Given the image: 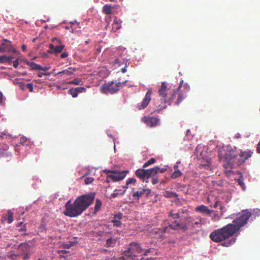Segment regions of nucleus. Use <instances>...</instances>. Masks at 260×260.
Segmentation results:
<instances>
[{
	"mask_svg": "<svg viewBox=\"0 0 260 260\" xmlns=\"http://www.w3.org/2000/svg\"><path fill=\"white\" fill-rule=\"evenodd\" d=\"M26 63L30 67L31 70H40V69H41V66L35 63V62L27 61Z\"/></svg>",
	"mask_w": 260,
	"mask_h": 260,
	"instance_id": "nucleus-19",
	"label": "nucleus"
},
{
	"mask_svg": "<svg viewBox=\"0 0 260 260\" xmlns=\"http://www.w3.org/2000/svg\"><path fill=\"white\" fill-rule=\"evenodd\" d=\"M25 230H26V226L25 225H23L22 226H21L20 229L19 230V231L20 232H24V231H25Z\"/></svg>",
	"mask_w": 260,
	"mask_h": 260,
	"instance_id": "nucleus-53",
	"label": "nucleus"
},
{
	"mask_svg": "<svg viewBox=\"0 0 260 260\" xmlns=\"http://www.w3.org/2000/svg\"><path fill=\"white\" fill-rule=\"evenodd\" d=\"M186 97L185 94L180 93L178 94L177 101L175 102L176 105H178L180 102Z\"/></svg>",
	"mask_w": 260,
	"mask_h": 260,
	"instance_id": "nucleus-27",
	"label": "nucleus"
},
{
	"mask_svg": "<svg viewBox=\"0 0 260 260\" xmlns=\"http://www.w3.org/2000/svg\"><path fill=\"white\" fill-rule=\"evenodd\" d=\"M156 162V159L154 158H151L147 161L145 162L143 166V168H145L148 167L149 165L153 164Z\"/></svg>",
	"mask_w": 260,
	"mask_h": 260,
	"instance_id": "nucleus-25",
	"label": "nucleus"
},
{
	"mask_svg": "<svg viewBox=\"0 0 260 260\" xmlns=\"http://www.w3.org/2000/svg\"><path fill=\"white\" fill-rule=\"evenodd\" d=\"M159 168L155 167L150 169H147L148 180L150 177H156V174L159 172Z\"/></svg>",
	"mask_w": 260,
	"mask_h": 260,
	"instance_id": "nucleus-16",
	"label": "nucleus"
},
{
	"mask_svg": "<svg viewBox=\"0 0 260 260\" xmlns=\"http://www.w3.org/2000/svg\"><path fill=\"white\" fill-rule=\"evenodd\" d=\"M71 247V245H69L68 244H66L63 245V247L66 248H69Z\"/></svg>",
	"mask_w": 260,
	"mask_h": 260,
	"instance_id": "nucleus-63",
	"label": "nucleus"
},
{
	"mask_svg": "<svg viewBox=\"0 0 260 260\" xmlns=\"http://www.w3.org/2000/svg\"><path fill=\"white\" fill-rule=\"evenodd\" d=\"M58 252L59 254V255L60 257H65L66 256L64 255V254L67 253L68 252V251L65 250H58Z\"/></svg>",
	"mask_w": 260,
	"mask_h": 260,
	"instance_id": "nucleus-41",
	"label": "nucleus"
},
{
	"mask_svg": "<svg viewBox=\"0 0 260 260\" xmlns=\"http://www.w3.org/2000/svg\"><path fill=\"white\" fill-rule=\"evenodd\" d=\"M169 89L167 87V83L166 82H162L161 84L160 88L158 89V93L159 96L160 98L161 105L158 106L157 111H160L165 109L167 107V105H169L174 99V95L169 100H167V96L168 93Z\"/></svg>",
	"mask_w": 260,
	"mask_h": 260,
	"instance_id": "nucleus-2",
	"label": "nucleus"
},
{
	"mask_svg": "<svg viewBox=\"0 0 260 260\" xmlns=\"http://www.w3.org/2000/svg\"><path fill=\"white\" fill-rule=\"evenodd\" d=\"M183 81L182 80H181V81H180L179 86H178V87L177 89V91H178L181 88V85L183 83Z\"/></svg>",
	"mask_w": 260,
	"mask_h": 260,
	"instance_id": "nucleus-62",
	"label": "nucleus"
},
{
	"mask_svg": "<svg viewBox=\"0 0 260 260\" xmlns=\"http://www.w3.org/2000/svg\"><path fill=\"white\" fill-rule=\"evenodd\" d=\"M146 193V196H148L150 193V190L146 188L140 189L139 190L134 192L132 196L135 200L138 201L140 198L144 194Z\"/></svg>",
	"mask_w": 260,
	"mask_h": 260,
	"instance_id": "nucleus-13",
	"label": "nucleus"
},
{
	"mask_svg": "<svg viewBox=\"0 0 260 260\" xmlns=\"http://www.w3.org/2000/svg\"><path fill=\"white\" fill-rule=\"evenodd\" d=\"M94 198L95 193L90 192L78 197L73 203L69 200L64 205V215L70 217L80 215L91 205Z\"/></svg>",
	"mask_w": 260,
	"mask_h": 260,
	"instance_id": "nucleus-1",
	"label": "nucleus"
},
{
	"mask_svg": "<svg viewBox=\"0 0 260 260\" xmlns=\"http://www.w3.org/2000/svg\"><path fill=\"white\" fill-rule=\"evenodd\" d=\"M93 181L94 178L92 177H86L84 180V182L86 184H89L91 183Z\"/></svg>",
	"mask_w": 260,
	"mask_h": 260,
	"instance_id": "nucleus-37",
	"label": "nucleus"
},
{
	"mask_svg": "<svg viewBox=\"0 0 260 260\" xmlns=\"http://www.w3.org/2000/svg\"><path fill=\"white\" fill-rule=\"evenodd\" d=\"M112 7L111 5H105L103 7V12L106 14H111Z\"/></svg>",
	"mask_w": 260,
	"mask_h": 260,
	"instance_id": "nucleus-22",
	"label": "nucleus"
},
{
	"mask_svg": "<svg viewBox=\"0 0 260 260\" xmlns=\"http://www.w3.org/2000/svg\"><path fill=\"white\" fill-rule=\"evenodd\" d=\"M26 86H27V87L28 88L29 91L30 92H32L33 91L34 88H33V84H31V83H28V84H27Z\"/></svg>",
	"mask_w": 260,
	"mask_h": 260,
	"instance_id": "nucleus-45",
	"label": "nucleus"
},
{
	"mask_svg": "<svg viewBox=\"0 0 260 260\" xmlns=\"http://www.w3.org/2000/svg\"><path fill=\"white\" fill-rule=\"evenodd\" d=\"M20 253H16L14 252L10 251L8 253V257L13 260H17L20 256Z\"/></svg>",
	"mask_w": 260,
	"mask_h": 260,
	"instance_id": "nucleus-20",
	"label": "nucleus"
},
{
	"mask_svg": "<svg viewBox=\"0 0 260 260\" xmlns=\"http://www.w3.org/2000/svg\"><path fill=\"white\" fill-rule=\"evenodd\" d=\"M136 182V179L135 178H129L126 181L127 185H129L131 184H135Z\"/></svg>",
	"mask_w": 260,
	"mask_h": 260,
	"instance_id": "nucleus-38",
	"label": "nucleus"
},
{
	"mask_svg": "<svg viewBox=\"0 0 260 260\" xmlns=\"http://www.w3.org/2000/svg\"><path fill=\"white\" fill-rule=\"evenodd\" d=\"M11 153H8L6 150L0 149V157L11 156Z\"/></svg>",
	"mask_w": 260,
	"mask_h": 260,
	"instance_id": "nucleus-34",
	"label": "nucleus"
},
{
	"mask_svg": "<svg viewBox=\"0 0 260 260\" xmlns=\"http://www.w3.org/2000/svg\"><path fill=\"white\" fill-rule=\"evenodd\" d=\"M75 88L78 94V93L84 92L86 91V89L84 87H77Z\"/></svg>",
	"mask_w": 260,
	"mask_h": 260,
	"instance_id": "nucleus-36",
	"label": "nucleus"
},
{
	"mask_svg": "<svg viewBox=\"0 0 260 260\" xmlns=\"http://www.w3.org/2000/svg\"><path fill=\"white\" fill-rule=\"evenodd\" d=\"M167 230V227H164L161 230H159L160 231V232L162 233L161 234L159 235L158 236L159 238L164 237L162 234L164 233L165 232H166Z\"/></svg>",
	"mask_w": 260,
	"mask_h": 260,
	"instance_id": "nucleus-43",
	"label": "nucleus"
},
{
	"mask_svg": "<svg viewBox=\"0 0 260 260\" xmlns=\"http://www.w3.org/2000/svg\"><path fill=\"white\" fill-rule=\"evenodd\" d=\"M68 56V54L67 52H63L61 53L60 57L62 58H66Z\"/></svg>",
	"mask_w": 260,
	"mask_h": 260,
	"instance_id": "nucleus-52",
	"label": "nucleus"
},
{
	"mask_svg": "<svg viewBox=\"0 0 260 260\" xmlns=\"http://www.w3.org/2000/svg\"><path fill=\"white\" fill-rule=\"evenodd\" d=\"M122 214L118 213L115 214L114 216V218L111 220V222L113 223L114 226L119 227L121 225V219H122Z\"/></svg>",
	"mask_w": 260,
	"mask_h": 260,
	"instance_id": "nucleus-15",
	"label": "nucleus"
},
{
	"mask_svg": "<svg viewBox=\"0 0 260 260\" xmlns=\"http://www.w3.org/2000/svg\"><path fill=\"white\" fill-rule=\"evenodd\" d=\"M50 68V67L49 66H45L43 67L41 66V69H40V70L46 71L48 70Z\"/></svg>",
	"mask_w": 260,
	"mask_h": 260,
	"instance_id": "nucleus-48",
	"label": "nucleus"
},
{
	"mask_svg": "<svg viewBox=\"0 0 260 260\" xmlns=\"http://www.w3.org/2000/svg\"><path fill=\"white\" fill-rule=\"evenodd\" d=\"M121 27V23L118 22L117 20H114L112 23V30L116 31L120 29Z\"/></svg>",
	"mask_w": 260,
	"mask_h": 260,
	"instance_id": "nucleus-23",
	"label": "nucleus"
},
{
	"mask_svg": "<svg viewBox=\"0 0 260 260\" xmlns=\"http://www.w3.org/2000/svg\"><path fill=\"white\" fill-rule=\"evenodd\" d=\"M76 71V69L69 67L68 69L63 70L61 71L58 72L57 73H55V76H58L59 77H61L63 75L71 76L73 75Z\"/></svg>",
	"mask_w": 260,
	"mask_h": 260,
	"instance_id": "nucleus-14",
	"label": "nucleus"
},
{
	"mask_svg": "<svg viewBox=\"0 0 260 260\" xmlns=\"http://www.w3.org/2000/svg\"><path fill=\"white\" fill-rule=\"evenodd\" d=\"M169 226L173 230H178L177 226V221H175L173 223L169 224Z\"/></svg>",
	"mask_w": 260,
	"mask_h": 260,
	"instance_id": "nucleus-40",
	"label": "nucleus"
},
{
	"mask_svg": "<svg viewBox=\"0 0 260 260\" xmlns=\"http://www.w3.org/2000/svg\"><path fill=\"white\" fill-rule=\"evenodd\" d=\"M195 209L196 211L202 213H207V214H210L212 212V211L209 209L207 206L203 205L197 206Z\"/></svg>",
	"mask_w": 260,
	"mask_h": 260,
	"instance_id": "nucleus-17",
	"label": "nucleus"
},
{
	"mask_svg": "<svg viewBox=\"0 0 260 260\" xmlns=\"http://www.w3.org/2000/svg\"><path fill=\"white\" fill-rule=\"evenodd\" d=\"M128 171H122L121 172L115 170L112 174H110L109 177L111 178L112 181L114 182L119 181L123 180L126 176Z\"/></svg>",
	"mask_w": 260,
	"mask_h": 260,
	"instance_id": "nucleus-10",
	"label": "nucleus"
},
{
	"mask_svg": "<svg viewBox=\"0 0 260 260\" xmlns=\"http://www.w3.org/2000/svg\"><path fill=\"white\" fill-rule=\"evenodd\" d=\"M7 218L5 217V220H8L9 223H11L13 221V214L11 211L9 210L8 211ZM4 218V217H3Z\"/></svg>",
	"mask_w": 260,
	"mask_h": 260,
	"instance_id": "nucleus-24",
	"label": "nucleus"
},
{
	"mask_svg": "<svg viewBox=\"0 0 260 260\" xmlns=\"http://www.w3.org/2000/svg\"><path fill=\"white\" fill-rule=\"evenodd\" d=\"M126 67H127V66H125L124 68H123L122 69H121V72L123 73H124L126 72Z\"/></svg>",
	"mask_w": 260,
	"mask_h": 260,
	"instance_id": "nucleus-59",
	"label": "nucleus"
},
{
	"mask_svg": "<svg viewBox=\"0 0 260 260\" xmlns=\"http://www.w3.org/2000/svg\"><path fill=\"white\" fill-rule=\"evenodd\" d=\"M219 157L220 159H222V158H224L225 160H226L228 159V156L226 155V153H225V155L223 157L222 156L221 153H219Z\"/></svg>",
	"mask_w": 260,
	"mask_h": 260,
	"instance_id": "nucleus-50",
	"label": "nucleus"
},
{
	"mask_svg": "<svg viewBox=\"0 0 260 260\" xmlns=\"http://www.w3.org/2000/svg\"><path fill=\"white\" fill-rule=\"evenodd\" d=\"M118 191H119V190H118V189H115L114 191V192L112 194H111V198H115L119 194L123 195L125 193V190H124L123 191H122L121 193L118 192Z\"/></svg>",
	"mask_w": 260,
	"mask_h": 260,
	"instance_id": "nucleus-35",
	"label": "nucleus"
},
{
	"mask_svg": "<svg viewBox=\"0 0 260 260\" xmlns=\"http://www.w3.org/2000/svg\"><path fill=\"white\" fill-rule=\"evenodd\" d=\"M82 81L81 79L79 78H75L72 81H70L67 82L68 84H75V85H79L80 84Z\"/></svg>",
	"mask_w": 260,
	"mask_h": 260,
	"instance_id": "nucleus-33",
	"label": "nucleus"
},
{
	"mask_svg": "<svg viewBox=\"0 0 260 260\" xmlns=\"http://www.w3.org/2000/svg\"><path fill=\"white\" fill-rule=\"evenodd\" d=\"M143 251H144V255H146L148 253L150 252L151 250L150 249H146V250H143Z\"/></svg>",
	"mask_w": 260,
	"mask_h": 260,
	"instance_id": "nucleus-55",
	"label": "nucleus"
},
{
	"mask_svg": "<svg viewBox=\"0 0 260 260\" xmlns=\"http://www.w3.org/2000/svg\"><path fill=\"white\" fill-rule=\"evenodd\" d=\"M6 52H12L15 53L16 50L12 46L10 41L4 39V42H3L0 45V53H4Z\"/></svg>",
	"mask_w": 260,
	"mask_h": 260,
	"instance_id": "nucleus-7",
	"label": "nucleus"
},
{
	"mask_svg": "<svg viewBox=\"0 0 260 260\" xmlns=\"http://www.w3.org/2000/svg\"><path fill=\"white\" fill-rule=\"evenodd\" d=\"M18 65H19V61H18V59H17L13 61V66L14 68L16 69L18 67Z\"/></svg>",
	"mask_w": 260,
	"mask_h": 260,
	"instance_id": "nucleus-46",
	"label": "nucleus"
},
{
	"mask_svg": "<svg viewBox=\"0 0 260 260\" xmlns=\"http://www.w3.org/2000/svg\"><path fill=\"white\" fill-rule=\"evenodd\" d=\"M18 249L19 250L20 255H23L22 257L23 260H26L29 258L28 252L30 250V245L26 243H21L18 246Z\"/></svg>",
	"mask_w": 260,
	"mask_h": 260,
	"instance_id": "nucleus-8",
	"label": "nucleus"
},
{
	"mask_svg": "<svg viewBox=\"0 0 260 260\" xmlns=\"http://www.w3.org/2000/svg\"><path fill=\"white\" fill-rule=\"evenodd\" d=\"M114 171L115 170L106 169V170H104L103 171H104V172L106 173L107 175H109L108 174L109 173H111V174H112L114 173Z\"/></svg>",
	"mask_w": 260,
	"mask_h": 260,
	"instance_id": "nucleus-49",
	"label": "nucleus"
},
{
	"mask_svg": "<svg viewBox=\"0 0 260 260\" xmlns=\"http://www.w3.org/2000/svg\"><path fill=\"white\" fill-rule=\"evenodd\" d=\"M68 93L71 94L74 98H76L78 96V93L75 88L72 87L68 90Z\"/></svg>",
	"mask_w": 260,
	"mask_h": 260,
	"instance_id": "nucleus-30",
	"label": "nucleus"
},
{
	"mask_svg": "<svg viewBox=\"0 0 260 260\" xmlns=\"http://www.w3.org/2000/svg\"><path fill=\"white\" fill-rule=\"evenodd\" d=\"M171 216L173 217V218H179V213H177L176 214H172L171 213Z\"/></svg>",
	"mask_w": 260,
	"mask_h": 260,
	"instance_id": "nucleus-51",
	"label": "nucleus"
},
{
	"mask_svg": "<svg viewBox=\"0 0 260 260\" xmlns=\"http://www.w3.org/2000/svg\"><path fill=\"white\" fill-rule=\"evenodd\" d=\"M177 226L178 230H181L183 232H185L188 229V226L185 224H180L177 221Z\"/></svg>",
	"mask_w": 260,
	"mask_h": 260,
	"instance_id": "nucleus-28",
	"label": "nucleus"
},
{
	"mask_svg": "<svg viewBox=\"0 0 260 260\" xmlns=\"http://www.w3.org/2000/svg\"><path fill=\"white\" fill-rule=\"evenodd\" d=\"M102 206V202L99 199H96L95 201V205L94 206V210L97 212Z\"/></svg>",
	"mask_w": 260,
	"mask_h": 260,
	"instance_id": "nucleus-32",
	"label": "nucleus"
},
{
	"mask_svg": "<svg viewBox=\"0 0 260 260\" xmlns=\"http://www.w3.org/2000/svg\"><path fill=\"white\" fill-rule=\"evenodd\" d=\"M178 163H179L178 162H177L176 163V165H175L173 167L174 169H175V170H179L178 169Z\"/></svg>",
	"mask_w": 260,
	"mask_h": 260,
	"instance_id": "nucleus-60",
	"label": "nucleus"
},
{
	"mask_svg": "<svg viewBox=\"0 0 260 260\" xmlns=\"http://www.w3.org/2000/svg\"><path fill=\"white\" fill-rule=\"evenodd\" d=\"M49 50H48V52L51 54H57L61 52L62 50L64 48V45L53 44H50L49 45Z\"/></svg>",
	"mask_w": 260,
	"mask_h": 260,
	"instance_id": "nucleus-11",
	"label": "nucleus"
},
{
	"mask_svg": "<svg viewBox=\"0 0 260 260\" xmlns=\"http://www.w3.org/2000/svg\"><path fill=\"white\" fill-rule=\"evenodd\" d=\"M164 196L167 198L177 197L178 194L174 192L167 191L165 192Z\"/></svg>",
	"mask_w": 260,
	"mask_h": 260,
	"instance_id": "nucleus-31",
	"label": "nucleus"
},
{
	"mask_svg": "<svg viewBox=\"0 0 260 260\" xmlns=\"http://www.w3.org/2000/svg\"><path fill=\"white\" fill-rule=\"evenodd\" d=\"M211 239L215 242H220L228 239V225L212 232L210 235Z\"/></svg>",
	"mask_w": 260,
	"mask_h": 260,
	"instance_id": "nucleus-4",
	"label": "nucleus"
},
{
	"mask_svg": "<svg viewBox=\"0 0 260 260\" xmlns=\"http://www.w3.org/2000/svg\"><path fill=\"white\" fill-rule=\"evenodd\" d=\"M182 175V173L179 170H176L174 171V172L171 175V177L172 179H176L179 177H180Z\"/></svg>",
	"mask_w": 260,
	"mask_h": 260,
	"instance_id": "nucleus-26",
	"label": "nucleus"
},
{
	"mask_svg": "<svg viewBox=\"0 0 260 260\" xmlns=\"http://www.w3.org/2000/svg\"><path fill=\"white\" fill-rule=\"evenodd\" d=\"M188 222H192L193 221V219L191 218V217H189L188 219H187V221Z\"/></svg>",
	"mask_w": 260,
	"mask_h": 260,
	"instance_id": "nucleus-64",
	"label": "nucleus"
},
{
	"mask_svg": "<svg viewBox=\"0 0 260 260\" xmlns=\"http://www.w3.org/2000/svg\"><path fill=\"white\" fill-rule=\"evenodd\" d=\"M141 121L150 127H153L159 125V119L154 116H146L142 117Z\"/></svg>",
	"mask_w": 260,
	"mask_h": 260,
	"instance_id": "nucleus-6",
	"label": "nucleus"
},
{
	"mask_svg": "<svg viewBox=\"0 0 260 260\" xmlns=\"http://www.w3.org/2000/svg\"><path fill=\"white\" fill-rule=\"evenodd\" d=\"M13 59L14 57L12 56H0V63H8L11 64Z\"/></svg>",
	"mask_w": 260,
	"mask_h": 260,
	"instance_id": "nucleus-18",
	"label": "nucleus"
},
{
	"mask_svg": "<svg viewBox=\"0 0 260 260\" xmlns=\"http://www.w3.org/2000/svg\"><path fill=\"white\" fill-rule=\"evenodd\" d=\"M27 138L25 137H22L20 138V143L22 144H24L27 141Z\"/></svg>",
	"mask_w": 260,
	"mask_h": 260,
	"instance_id": "nucleus-47",
	"label": "nucleus"
},
{
	"mask_svg": "<svg viewBox=\"0 0 260 260\" xmlns=\"http://www.w3.org/2000/svg\"><path fill=\"white\" fill-rule=\"evenodd\" d=\"M109 175H107V178H106V182L107 183H109L110 180H111V178H109Z\"/></svg>",
	"mask_w": 260,
	"mask_h": 260,
	"instance_id": "nucleus-56",
	"label": "nucleus"
},
{
	"mask_svg": "<svg viewBox=\"0 0 260 260\" xmlns=\"http://www.w3.org/2000/svg\"><path fill=\"white\" fill-rule=\"evenodd\" d=\"M167 171V169L165 168H163L161 169L159 168V172H160L161 173H165Z\"/></svg>",
	"mask_w": 260,
	"mask_h": 260,
	"instance_id": "nucleus-54",
	"label": "nucleus"
},
{
	"mask_svg": "<svg viewBox=\"0 0 260 260\" xmlns=\"http://www.w3.org/2000/svg\"><path fill=\"white\" fill-rule=\"evenodd\" d=\"M177 226L178 230H181L183 232H185L188 229V226L185 224H180L177 221Z\"/></svg>",
	"mask_w": 260,
	"mask_h": 260,
	"instance_id": "nucleus-29",
	"label": "nucleus"
},
{
	"mask_svg": "<svg viewBox=\"0 0 260 260\" xmlns=\"http://www.w3.org/2000/svg\"><path fill=\"white\" fill-rule=\"evenodd\" d=\"M143 249L139 244L136 242H132L129 245L127 251L124 253V255L121 256L119 260H135L136 254L141 253Z\"/></svg>",
	"mask_w": 260,
	"mask_h": 260,
	"instance_id": "nucleus-3",
	"label": "nucleus"
},
{
	"mask_svg": "<svg viewBox=\"0 0 260 260\" xmlns=\"http://www.w3.org/2000/svg\"><path fill=\"white\" fill-rule=\"evenodd\" d=\"M50 75V74H45V73H39L38 74V76H39V77H42L43 76V75Z\"/></svg>",
	"mask_w": 260,
	"mask_h": 260,
	"instance_id": "nucleus-57",
	"label": "nucleus"
},
{
	"mask_svg": "<svg viewBox=\"0 0 260 260\" xmlns=\"http://www.w3.org/2000/svg\"><path fill=\"white\" fill-rule=\"evenodd\" d=\"M52 42L53 43V44H61V41L60 39H57V38H53L52 39Z\"/></svg>",
	"mask_w": 260,
	"mask_h": 260,
	"instance_id": "nucleus-39",
	"label": "nucleus"
},
{
	"mask_svg": "<svg viewBox=\"0 0 260 260\" xmlns=\"http://www.w3.org/2000/svg\"><path fill=\"white\" fill-rule=\"evenodd\" d=\"M21 49L23 51H25L26 50V46L24 44H23L21 46Z\"/></svg>",
	"mask_w": 260,
	"mask_h": 260,
	"instance_id": "nucleus-58",
	"label": "nucleus"
},
{
	"mask_svg": "<svg viewBox=\"0 0 260 260\" xmlns=\"http://www.w3.org/2000/svg\"><path fill=\"white\" fill-rule=\"evenodd\" d=\"M135 174L143 182H148L147 169H138L136 171Z\"/></svg>",
	"mask_w": 260,
	"mask_h": 260,
	"instance_id": "nucleus-12",
	"label": "nucleus"
},
{
	"mask_svg": "<svg viewBox=\"0 0 260 260\" xmlns=\"http://www.w3.org/2000/svg\"><path fill=\"white\" fill-rule=\"evenodd\" d=\"M3 93L0 91V103H1L3 102Z\"/></svg>",
	"mask_w": 260,
	"mask_h": 260,
	"instance_id": "nucleus-61",
	"label": "nucleus"
},
{
	"mask_svg": "<svg viewBox=\"0 0 260 260\" xmlns=\"http://www.w3.org/2000/svg\"><path fill=\"white\" fill-rule=\"evenodd\" d=\"M126 82V80L123 82H119L117 83H114L112 81L109 82L102 85L101 87L102 90L104 93H114L118 91L120 88L125 86Z\"/></svg>",
	"mask_w": 260,
	"mask_h": 260,
	"instance_id": "nucleus-5",
	"label": "nucleus"
},
{
	"mask_svg": "<svg viewBox=\"0 0 260 260\" xmlns=\"http://www.w3.org/2000/svg\"><path fill=\"white\" fill-rule=\"evenodd\" d=\"M152 92V91L151 89L148 90L143 101L141 103L137 104V108L138 109H144L148 106L151 100Z\"/></svg>",
	"mask_w": 260,
	"mask_h": 260,
	"instance_id": "nucleus-9",
	"label": "nucleus"
},
{
	"mask_svg": "<svg viewBox=\"0 0 260 260\" xmlns=\"http://www.w3.org/2000/svg\"><path fill=\"white\" fill-rule=\"evenodd\" d=\"M202 166L207 170L211 169V164L208 161H207L206 164H202Z\"/></svg>",
	"mask_w": 260,
	"mask_h": 260,
	"instance_id": "nucleus-42",
	"label": "nucleus"
},
{
	"mask_svg": "<svg viewBox=\"0 0 260 260\" xmlns=\"http://www.w3.org/2000/svg\"><path fill=\"white\" fill-rule=\"evenodd\" d=\"M116 240L112 238H109L107 240L105 246L107 247H113L116 244Z\"/></svg>",
	"mask_w": 260,
	"mask_h": 260,
	"instance_id": "nucleus-21",
	"label": "nucleus"
},
{
	"mask_svg": "<svg viewBox=\"0 0 260 260\" xmlns=\"http://www.w3.org/2000/svg\"><path fill=\"white\" fill-rule=\"evenodd\" d=\"M151 182L153 184H156L158 182V180L157 177H154L152 178Z\"/></svg>",
	"mask_w": 260,
	"mask_h": 260,
	"instance_id": "nucleus-44",
	"label": "nucleus"
}]
</instances>
